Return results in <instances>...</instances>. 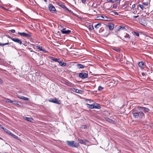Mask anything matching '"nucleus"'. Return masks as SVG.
Instances as JSON below:
<instances>
[{
    "label": "nucleus",
    "mask_w": 153,
    "mask_h": 153,
    "mask_svg": "<svg viewBox=\"0 0 153 153\" xmlns=\"http://www.w3.org/2000/svg\"><path fill=\"white\" fill-rule=\"evenodd\" d=\"M66 143L68 146L71 147L77 148L79 146L78 143L73 141H70L67 140L66 141Z\"/></svg>",
    "instance_id": "nucleus-1"
},
{
    "label": "nucleus",
    "mask_w": 153,
    "mask_h": 153,
    "mask_svg": "<svg viewBox=\"0 0 153 153\" xmlns=\"http://www.w3.org/2000/svg\"><path fill=\"white\" fill-rule=\"evenodd\" d=\"M117 37L126 42H128L129 41V40L130 39V35H129V34L127 33H126L125 34L123 39H122L119 36H118Z\"/></svg>",
    "instance_id": "nucleus-2"
},
{
    "label": "nucleus",
    "mask_w": 153,
    "mask_h": 153,
    "mask_svg": "<svg viewBox=\"0 0 153 153\" xmlns=\"http://www.w3.org/2000/svg\"><path fill=\"white\" fill-rule=\"evenodd\" d=\"M88 74L85 72L80 73L79 74V77L80 78L85 79L88 77Z\"/></svg>",
    "instance_id": "nucleus-3"
},
{
    "label": "nucleus",
    "mask_w": 153,
    "mask_h": 153,
    "mask_svg": "<svg viewBox=\"0 0 153 153\" xmlns=\"http://www.w3.org/2000/svg\"><path fill=\"white\" fill-rule=\"evenodd\" d=\"M18 33L21 36L26 37L27 38H30L31 37V35L29 33H26L25 32H18Z\"/></svg>",
    "instance_id": "nucleus-4"
},
{
    "label": "nucleus",
    "mask_w": 153,
    "mask_h": 153,
    "mask_svg": "<svg viewBox=\"0 0 153 153\" xmlns=\"http://www.w3.org/2000/svg\"><path fill=\"white\" fill-rule=\"evenodd\" d=\"M30 45H30L31 46H32L34 48H35V47H36L37 49H39V51H41L44 52L45 53L47 52V51L45 49H43L42 47L38 46H36L35 45H34V44H30Z\"/></svg>",
    "instance_id": "nucleus-5"
},
{
    "label": "nucleus",
    "mask_w": 153,
    "mask_h": 153,
    "mask_svg": "<svg viewBox=\"0 0 153 153\" xmlns=\"http://www.w3.org/2000/svg\"><path fill=\"white\" fill-rule=\"evenodd\" d=\"M49 102H53L57 104H61V102L57 99L56 98H51L48 100Z\"/></svg>",
    "instance_id": "nucleus-6"
},
{
    "label": "nucleus",
    "mask_w": 153,
    "mask_h": 153,
    "mask_svg": "<svg viewBox=\"0 0 153 153\" xmlns=\"http://www.w3.org/2000/svg\"><path fill=\"white\" fill-rule=\"evenodd\" d=\"M10 38L14 42L21 45L22 44V41H21L20 39H19L18 38H13L10 37Z\"/></svg>",
    "instance_id": "nucleus-7"
},
{
    "label": "nucleus",
    "mask_w": 153,
    "mask_h": 153,
    "mask_svg": "<svg viewBox=\"0 0 153 153\" xmlns=\"http://www.w3.org/2000/svg\"><path fill=\"white\" fill-rule=\"evenodd\" d=\"M48 7L50 11L53 13H54L56 11V9L54 6L51 4H49Z\"/></svg>",
    "instance_id": "nucleus-8"
},
{
    "label": "nucleus",
    "mask_w": 153,
    "mask_h": 153,
    "mask_svg": "<svg viewBox=\"0 0 153 153\" xmlns=\"http://www.w3.org/2000/svg\"><path fill=\"white\" fill-rule=\"evenodd\" d=\"M65 28H63L60 30L62 33L63 34H69L71 32V31L70 30H66Z\"/></svg>",
    "instance_id": "nucleus-9"
},
{
    "label": "nucleus",
    "mask_w": 153,
    "mask_h": 153,
    "mask_svg": "<svg viewBox=\"0 0 153 153\" xmlns=\"http://www.w3.org/2000/svg\"><path fill=\"white\" fill-rule=\"evenodd\" d=\"M78 142L81 144L86 145V142H89V141L86 139L82 140V139H78Z\"/></svg>",
    "instance_id": "nucleus-10"
},
{
    "label": "nucleus",
    "mask_w": 153,
    "mask_h": 153,
    "mask_svg": "<svg viewBox=\"0 0 153 153\" xmlns=\"http://www.w3.org/2000/svg\"><path fill=\"white\" fill-rule=\"evenodd\" d=\"M59 6H60L62 8H63L65 10L68 11V12L72 13L73 12L71 11V10H69L65 5L63 4H60L59 5Z\"/></svg>",
    "instance_id": "nucleus-11"
},
{
    "label": "nucleus",
    "mask_w": 153,
    "mask_h": 153,
    "mask_svg": "<svg viewBox=\"0 0 153 153\" xmlns=\"http://www.w3.org/2000/svg\"><path fill=\"white\" fill-rule=\"evenodd\" d=\"M50 58L52 60L57 62L58 63H59L60 61L59 59L50 56Z\"/></svg>",
    "instance_id": "nucleus-12"
},
{
    "label": "nucleus",
    "mask_w": 153,
    "mask_h": 153,
    "mask_svg": "<svg viewBox=\"0 0 153 153\" xmlns=\"http://www.w3.org/2000/svg\"><path fill=\"white\" fill-rule=\"evenodd\" d=\"M138 108L139 109H142L144 112H148L149 110V109L144 107H138Z\"/></svg>",
    "instance_id": "nucleus-13"
},
{
    "label": "nucleus",
    "mask_w": 153,
    "mask_h": 153,
    "mask_svg": "<svg viewBox=\"0 0 153 153\" xmlns=\"http://www.w3.org/2000/svg\"><path fill=\"white\" fill-rule=\"evenodd\" d=\"M105 120L108 122H109V123H112V124H115V123L112 120L109 119L108 118L106 117L105 118Z\"/></svg>",
    "instance_id": "nucleus-14"
},
{
    "label": "nucleus",
    "mask_w": 153,
    "mask_h": 153,
    "mask_svg": "<svg viewBox=\"0 0 153 153\" xmlns=\"http://www.w3.org/2000/svg\"><path fill=\"white\" fill-rule=\"evenodd\" d=\"M105 17L106 18H107V17L102 16H99L97 17V18H98L97 19L98 20H105Z\"/></svg>",
    "instance_id": "nucleus-15"
},
{
    "label": "nucleus",
    "mask_w": 153,
    "mask_h": 153,
    "mask_svg": "<svg viewBox=\"0 0 153 153\" xmlns=\"http://www.w3.org/2000/svg\"><path fill=\"white\" fill-rule=\"evenodd\" d=\"M109 29L111 30L113 29L114 27V25L112 23H110L108 25Z\"/></svg>",
    "instance_id": "nucleus-16"
},
{
    "label": "nucleus",
    "mask_w": 153,
    "mask_h": 153,
    "mask_svg": "<svg viewBox=\"0 0 153 153\" xmlns=\"http://www.w3.org/2000/svg\"><path fill=\"white\" fill-rule=\"evenodd\" d=\"M72 91H74L75 92L77 93H79V94H81V93L82 92V91L81 90H79L78 89H76L75 88H73L72 90Z\"/></svg>",
    "instance_id": "nucleus-17"
},
{
    "label": "nucleus",
    "mask_w": 153,
    "mask_h": 153,
    "mask_svg": "<svg viewBox=\"0 0 153 153\" xmlns=\"http://www.w3.org/2000/svg\"><path fill=\"white\" fill-rule=\"evenodd\" d=\"M138 65L139 67L141 68H144V63L143 62L141 61L139 62Z\"/></svg>",
    "instance_id": "nucleus-18"
},
{
    "label": "nucleus",
    "mask_w": 153,
    "mask_h": 153,
    "mask_svg": "<svg viewBox=\"0 0 153 153\" xmlns=\"http://www.w3.org/2000/svg\"><path fill=\"white\" fill-rule=\"evenodd\" d=\"M59 65L65 67L66 66V63H65L64 62H62V61H61L60 60V61L59 62Z\"/></svg>",
    "instance_id": "nucleus-19"
},
{
    "label": "nucleus",
    "mask_w": 153,
    "mask_h": 153,
    "mask_svg": "<svg viewBox=\"0 0 153 153\" xmlns=\"http://www.w3.org/2000/svg\"><path fill=\"white\" fill-rule=\"evenodd\" d=\"M19 97L21 99H23V100L25 101H27L29 100V98H28L23 96H20Z\"/></svg>",
    "instance_id": "nucleus-20"
},
{
    "label": "nucleus",
    "mask_w": 153,
    "mask_h": 153,
    "mask_svg": "<svg viewBox=\"0 0 153 153\" xmlns=\"http://www.w3.org/2000/svg\"><path fill=\"white\" fill-rule=\"evenodd\" d=\"M86 105L87 107H88L90 108L93 109L94 108V104L90 105L87 103L86 104Z\"/></svg>",
    "instance_id": "nucleus-21"
},
{
    "label": "nucleus",
    "mask_w": 153,
    "mask_h": 153,
    "mask_svg": "<svg viewBox=\"0 0 153 153\" xmlns=\"http://www.w3.org/2000/svg\"><path fill=\"white\" fill-rule=\"evenodd\" d=\"M64 83L65 84L68 85V86L71 87H72L73 85V84L71 83L70 82H65Z\"/></svg>",
    "instance_id": "nucleus-22"
},
{
    "label": "nucleus",
    "mask_w": 153,
    "mask_h": 153,
    "mask_svg": "<svg viewBox=\"0 0 153 153\" xmlns=\"http://www.w3.org/2000/svg\"><path fill=\"white\" fill-rule=\"evenodd\" d=\"M133 116L135 118H137L139 116V112H133Z\"/></svg>",
    "instance_id": "nucleus-23"
},
{
    "label": "nucleus",
    "mask_w": 153,
    "mask_h": 153,
    "mask_svg": "<svg viewBox=\"0 0 153 153\" xmlns=\"http://www.w3.org/2000/svg\"><path fill=\"white\" fill-rule=\"evenodd\" d=\"M139 117L140 118H142L144 117V114L143 112H139Z\"/></svg>",
    "instance_id": "nucleus-24"
},
{
    "label": "nucleus",
    "mask_w": 153,
    "mask_h": 153,
    "mask_svg": "<svg viewBox=\"0 0 153 153\" xmlns=\"http://www.w3.org/2000/svg\"><path fill=\"white\" fill-rule=\"evenodd\" d=\"M100 108L101 107L99 104L97 103H96L95 105V104H94V108L96 109H100Z\"/></svg>",
    "instance_id": "nucleus-25"
},
{
    "label": "nucleus",
    "mask_w": 153,
    "mask_h": 153,
    "mask_svg": "<svg viewBox=\"0 0 153 153\" xmlns=\"http://www.w3.org/2000/svg\"><path fill=\"white\" fill-rule=\"evenodd\" d=\"M125 27L124 26H120L117 27V30L118 31H120L121 29H123L125 28Z\"/></svg>",
    "instance_id": "nucleus-26"
},
{
    "label": "nucleus",
    "mask_w": 153,
    "mask_h": 153,
    "mask_svg": "<svg viewBox=\"0 0 153 153\" xmlns=\"http://www.w3.org/2000/svg\"><path fill=\"white\" fill-rule=\"evenodd\" d=\"M77 67L79 69L83 68H84L85 66L81 64H77Z\"/></svg>",
    "instance_id": "nucleus-27"
},
{
    "label": "nucleus",
    "mask_w": 153,
    "mask_h": 153,
    "mask_svg": "<svg viewBox=\"0 0 153 153\" xmlns=\"http://www.w3.org/2000/svg\"><path fill=\"white\" fill-rule=\"evenodd\" d=\"M11 136L13 137V138L16 139L17 140H20L19 137H18L17 136L13 134H12Z\"/></svg>",
    "instance_id": "nucleus-28"
},
{
    "label": "nucleus",
    "mask_w": 153,
    "mask_h": 153,
    "mask_svg": "<svg viewBox=\"0 0 153 153\" xmlns=\"http://www.w3.org/2000/svg\"><path fill=\"white\" fill-rule=\"evenodd\" d=\"M4 130L5 132H6L7 133H8V134L10 135L11 136L12 134V133H11V132L10 131L8 130L6 128H4Z\"/></svg>",
    "instance_id": "nucleus-29"
},
{
    "label": "nucleus",
    "mask_w": 153,
    "mask_h": 153,
    "mask_svg": "<svg viewBox=\"0 0 153 153\" xmlns=\"http://www.w3.org/2000/svg\"><path fill=\"white\" fill-rule=\"evenodd\" d=\"M88 127L87 125H81L80 128L82 129H84Z\"/></svg>",
    "instance_id": "nucleus-30"
},
{
    "label": "nucleus",
    "mask_w": 153,
    "mask_h": 153,
    "mask_svg": "<svg viewBox=\"0 0 153 153\" xmlns=\"http://www.w3.org/2000/svg\"><path fill=\"white\" fill-rule=\"evenodd\" d=\"M101 25V23H98L94 26V27L96 28H98Z\"/></svg>",
    "instance_id": "nucleus-31"
},
{
    "label": "nucleus",
    "mask_w": 153,
    "mask_h": 153,
    "mask_svg": "<svg viewBox=\"0 0 153 153\" xmlns=\"http://www.w3.org/2000/svg\"><path fill=\"white\" fill-rule=\"evenodd\" d=\"M26 119L28 121H30V122H32V121L33 120V119L31 118L28 117H25Z\"/></svg>",
    "instance_id": "nucleus-32"
},
{
    "label": "nucleus",
    "mask_w": 153,
    "mask_h": 153,
    "mask_svg": "<svg viewBox=\"0 0 153 153\" xmlns=\"http://www.w3.org/2000/svg\"><path fill=\"white\" fill-rule=\"evenodd\" d=\"M88 28L89 30H93L94 29V28L92 25H90L88 26Z\"/></svg>",
    "instance_id": "nucleus-33"
},
{
    "label": "nucleus",
    "mask_w": 153,
    "mask_h": 153,
    "mask_svg": "<svg viewBox=\"0 0 153 153\" xmlns=\"http://www.w3.org/2000/svg\"><path fill=\"white\" fill-rule=\"evenodd\" d=\"M133 34H134V35H135L136 36H139V33H138L137 32L134 31L133 32Z\"/></svg>",
    "instance_id": "nucleus-34"
},
{
    "label": "nucleus",
    "mask_w": 153,
    "mask_h": 153,
    "mask_svg": "<svg viewBox=\"0 0 153 153\" xmlns=\"http://www.w3.org/2000/svg\"><path fill=\"white\" fill-rule=\"evenodd\" d=\"M12 103L13 104L15 105H19V104L18 103V102L16 101H13Z\"/></svg>",
    "instance_id": "nucleus-35"
},
{
    "label": "nucleus",
    "mask_w": 153,
    "mask_h": 153,
    "mask_svg": "<svg viewBox=\"0 0 153 153\" xmlns=\"http://www.w3.org/2000/svg\"><path fill=\"white\" fill-rule=\"evenodd\" d=\"M108 2H111L112 3L114 2L115 1H118L119 0H106Z\"/></svg>",
    "instance_id": "nucleus-36"
},
{
    "label": "nucleus",
    "mask_w": 153,
    "mask_h": 153,
    "mask_svg": "<svg viewBox=\"0 0 153 153\" xmlns=\"http://www.w3.org/2000/svg\"><path fill=\"white\" fill-rule=\"evenodd\" d=\"M12 101H13L11 100L10 99H6V102H9V103H12Z\"/></svg>",
    "instance_id": "nucleus-37"
},
{
    "label": "nucleus",
    "mask_w": 153,
    "mask_h": 153,
    "mask_svg": "<svg viewBox=\"0 0 153 153\" xmlns=\"http://www.w3.org/2000/svg\"><path fill=\"white\" fill-rule=\"evenodd\" d=\"M138 6L141 8V9L142 10H143V7H144L143 5H141L140 4H138Z\"/></svg>",
    "instance_id": "nucleus-38"
},
{
    "label": "nucleus",
    "mask_w": 153,
    "mask_h": 153,
    "mask_svg": "<svg viewBox=\"0 0 153 153\" xmlns=\"http://www.w3.org/2000/svg\"><path fill=\"white\" fill-rule=\"evenodd\" d=\"M103 89V88L101 86H99L98 88V89L99 91H101Z\"/></svg>",
    "instance_id": "nucleus-39"
},
{
    "label": "nucleus",
    "mask_w": 153,
    "mask_h": 153,
    "mask_svg": "<svg viewBox=\"0 0 153 153\" xmlns=\"http://www.w3.org/2000/svg\"><path fill=\"white\" fill-rule=\"evenodd\" d=\"M143 4L145 6H147L148 5V3L147 2H144L143 3Z\"/></svg>",
    "instance_id": "nucleus-40"
},
{
    "label": "nucleus",
    "mask_w": 153,
    "mask_h": 153,
    "mask_svg": "<svg viewBox=\"0 0 153 153\" xmlns=\"http://www.w3.org/2000/svg\"><path fill=\"white\" fill-rule=\"evenodd\" d=\"M10 32L12 33H14L15 32V30H14L12 29V30H11L10 31Z\"/></svg>",
    "instance_id": "nucleus-41"
},
{
    "label": "nucleus",
    "mask_w": 153,
    "mask_h": 153,
    "mask_svg": "<svg viewBox=\"0 0 153 153\" xmlns=\"http://www.w3.org/2000/svg\"><path fill=\"white\" fill-rule=\"evenodd\" d=\"M82 2L83 3H85L86 1V0H81Z\"/></svg>",
    "instance_id": "nucleus-42"
},
{
    "label": "nucleus",
    "mask_w": 153,
    "mask_h": 153,
    "mask_svg": "<svg viewBox=\"0 0 153 153\" xmlns=\"http://www.w3.org/2000/svg\"><path fill=\"white\" fill-rule=\"evenodd\" d=\"M0 128H2L3 130L4 129L2 125H0Z\"/></svg>",
    "instance_id": "nucleus-43"
},
{
    "label": "nucleus",
    "mask_w": 153,
    "mask_h": 153,
    "mask_svg": "<svg viewBox=\"0 0 153 153\" xmlns=\"http://www.w3.org/2000/svg\"><path fill=\"white\" fill-rule=\"evenodd\" d=\"M11 44V43L10 42H7L6 43H5V45H9L10 44Z\"/></svg>",
    "instance_id": "nucleus-44"
},
{
    "label": "nucleus",
    "mask_w": 153,
    "mask_h": 153,
    "mask_svg": "<svg viewBox=\"0 0 153 153\" xmlns=\"http://www.w3.org/2000/svg\"><path fill=\"white\" fill-rule=\"evenodd\" d=\"M135 7V4H134L132 5V8H134Z\"/></svg>",
    "instance_id": "nucleus-45"
},
{
    "label": "nucleus",
    "mask_w": 153,
    "mask_h": 153,
    "mask_svg": "<svg viewBox=\"0 0 153 153\" xmlns=\"http://www.w3.org/2000/svg\"><path fill=\"white\" fill-rule=\"evenodd\" d=\"M138 16H133V18H137V17H138Z\"/></svg>",
    "instance_id": "nucleus-46"
},
{
    "label": "nucleus",
    "mask_w": 153,
    "mask_h": 153,
    "mask_svg": "<svg viewBox=\"0 0 153 153\" xmlns=\"http://www.w3.org/2000/svg\"><path fill=\"white\" fill-rule=\"evenodd\" d=\"M114 13L115 15H118V13L116 12H114Z\"/></svg>",
    "instance_id": "nucleus-47"
},
{
    "label": "nucleus",
    "mask_w": 153,
    "mask_h": 153,
    "mask_svg": "<svg viewBox=\"0 0 153 153\" xmlns=\"http://www.w3.org/2000/svg\"><path fill=\"white\" fill-rule=\"evenodd\" d=\"M126 4V5H128L129 4V3L128 1H126L125 2Z\"/></svg>",
    "instance_id": "nucleus-48"
},
{
    "label": "nucleus",
    "mask_w": 153,
    "mask_h": 153,
    "mask_svg": "<svg viewBox=\"0 0 153 153\" xmlns=\"http://www.w3.org/2000/svg\"><path fill=\"white\" fill-rule=\"evenodd\" d=\"M114 50H115V51H116L117 52H118V51H120V50L119 49H114Z\"/></svg>",
    "instance_id": "nucleus-49"
},
{
    "label": "nucleus",
    "mask_w": 153,
    "mask_h": 153,
    "mask_svg": "<svg viewBox=\"0 0 153 153\" xmlns=\"http://www.w3.org/2000/svg\"><path fill=\"white\" fill-rule=\"evenodd\" d=\"M89 101V103H91V100L87 99V101Z\"/></svg>",
    "instance_id": "nucleus-50"
},
{
    "label": "nucleus",
    "mask_w": 153,
    "mask_h": 153,
    "mask_svg": "<svg viewBox=\"0 0 153 153\" xmlns=\"http://www.w3.org/2000/svg\"><path fill=\"white\" fill-rule=\"evenodd\" d=\"M2 81L1 79L0 78V83H2Z\"/></svg>",
    "instance_id": "nucleus-51"
},
{
    "label": "nucleus",
    "mask_w": 153,
    "mask_h": 153,
    "mask_svg": "<svg viewBox=\"0 0 153 153\" xmlns=\"http://www.w3.org/2000/svg\"><path fill=\"white\" fill-rule=\"evenodd\" d=\"M2 8L3 9H4V10H7V9H6V8H4V7H2Z\"/></svg>",
    "instance_id": "nucleus-52"
},
{
    "label": "nucleus",
    "mask_w": 153,
    "mask_h": 153,
    "mask_svg": "<svg viewBox=\"0 0 153 153\" xmlns=\"http://www.w3.org/2000/svg\"><path fill=\"white\" fill-rule=\"evenodd\" d=\"M5 45V43H2L1 46H4Z\"/></svg>",
    "instance_id": "nucleus-53"
},
{
    "label": "nucleus",
    "mask_w": 153,
    "mask_h": 153,
    "mask_svg": "<svg viewBox=\"0 0 153 153\" xmlns=\"http://www.w3.org/2000/svg\"><path fill=\"white\" fill-rule=\"evenodd\" d=\"M140 111L141 112H143L142 111H143V110L142 109H140Z\"/></svg>",
    "instance_id": "nucleus-54"
},
{
    "label": "nucleus",
    "mask_w": 153,
    "mask_h": 153,
    "mask_svg": "<svg viewBox=\"0 0 153 153\" xmlns=\"http://www.w3.org/2000/svg\"><path fill=\"white\" fill-rule=\"evenodd\" d=\"M140 111L141 112H143L142 111H143V110L142 109H140Z\"/></svg>",
    "instance_id": "nucleus-55"
},
{
    "label": "nucleus",
    "mask_w": 153,
    "mask_h": 153,
    "mask_svg": "<svg viewBox=\"0 0 153 153\" xmlns=\"http://www.w3.org/2000/svg\"><path fill=\"white\" fill-rule=\"evenodd\" d=\"M142 75H143H143H145V74H144V73H142Z\"/></svg>",
    "instance_id": "nucleus-56"
},
{
    "label": "nucleus",
    "mask_w": 153,
    "mask_h": 153,
    "mask_svg": "<svg viewBox=\"0 0 153 153\" xmlns=\"http://www.w3.org/2000/svg\"><path fill=\"white\" fill-rule=\"evenodd\" d=\"M1 45H2V43H0V46H1Z\"/></svg>",
    "instance_id": "nucleus-57"
},
{
    "label": "nucleus",
    "mask_w": 153,
    "mask_h": 153,
    "mask_svg": "<svg viewBox=\"0 0 153 153\" xmlns=\"http://www.w3.org/2000/svg\"><path fill=\"white\" fill-rule=\"evenodd\" d=\"M45 2H47V0H44Z\"/></svg>",
    "instance_id": "nucleus-58"
},
{
    "label": "nucleus",
    "mask_w": 153,
    "mask_h": 153,
    "mask_svg": "<svg viewBox=\"0 0 153 153\" xmlns=\"http://www.w3.org/2000/svg\"><path fill=\"white\" fill-rule=\"evenodd\" d=\"M19 10L20 11V12H22V11L20 9H19Z\"/></svg>",
    "instance_id": "nucleus-59"
},
{
    "label": "nucleus",
    "mask_w": 153,
    "mask_h": 153,
    "mask_svg": "<svg viewBox=\"0 0 153 153\" xmlns=\"http://www.w3.org/2000/svg\"><path fill=\"white\" fill-rule=\"evenodd\" d=\"M60 26H61V27H63V26H62V25H60Z\"/></svg>",
    "instance_id": "nucleus-60"
},
{
    "label": "nucleus",
    "mask_w": 153,
    "mask_h": 153,
    "mask_svg": "<svg viewBox=\"0 0 153 153\" xmlns=\"http://www.w3.org/2000/svg\"><path fill=\"white\" fill-rule=\"evenodd\" d=\"M30 51H32L31 50H32V49L31 48H30Z\"/></svg>",
    "instance_id": "nucleus-61"
},
{
    "label": "nucleus",
    "mask_w": 153,
    "mask_h": 153,
    "mask_svg": "<svg viewBox=\"0 0 153 153\" xmlns=\"http://www.w3.org/2000/svg\"><path fill=\"white\" fill-rule=\"evenodd\" d=\"M0 139L2 140V139L0 137Z\"/></svg>",
    "instance_id": "nucleus-62"
},
{
    "label": "nucleus",
    "mask_w": 153,
    "mask_h": 153,
    "mask_svg": "<svg viewBox=\"0 0 153 153\" xmlns=\"http://www.w3.org/2000/svg\"><path fill=\"white\" fill-rule=\"evenodd\" d=\"M23 45H25V44H24V43H23Z\"/></svg>",
    "instance_id": "nucleus-63"
}]
</instances>
